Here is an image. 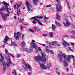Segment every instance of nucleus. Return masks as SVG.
<instances>
[{
    "mask_svg": "<svg viewBox=\"0 0 75 75\" xmlns=\"http://www.w3.org/2000/svg\"><path fill=\"white\" fill-rule=\"evenodd\" d=\"M42 57L40 56H37L35 57V59L38 63H40V61H41L42 62H43L44 64H45L46 61H47V58H45L46 57V55L45 54L42 53Z\"/></svg>",
    "mask_w": 75,
    "mask_h": 75,
    "instance_id": "obj_1",
    "label": "nucleus"
},
{
    "mask_svg": "<svg viewBox=\"0 0 75 75\" xmlns=\"http://www.w3.org/2000/svg\"><path fill=\"white\" fill-rule=\"evenodd\" d=\"M35 41L33 40L32 43H30V47L28 49H24L23 50V51H26L28 53H30L31 52L33 51V48H35V49H37L38 48V46L36 44V43H35Z\"/></svg>",
    "mask_w": 75,
    "mask_h": 75,
    "instance_id": "obj_2",
    "label": "nucleus"
},
{
    "mask_svg": "<svg viewBox=\"0 0 75 75\" xmlns=\"http://www.w3.org/2000/svg\"><path fill=\"white\" fill-rule=\"evenodd\" d=\"M0 55L2 59H0V64L1 65V64H3L4 67V65H6L7 67H9L10 66V64H11L13 66H15V64H14L11 63V64L9 62H8V61H7V62L6 63V62H3V60H4V58L2 56V55L1 53H0Z\"/></svg>",
    "mask_w": 75,
    "mask_h": 75,
    "instance_id": "obj_3",
    "label": "nucleus"
},
{
    "mask_svg": "<svg viewBox=\"0 0 75 75\" xmlns=\"http://www.w3.org/2000/svg\"><path fill=\"white\" fill-rule=\"evenodd\" d=\"M2 3H3V4H4V6L5 7V11L6 10V12L7 13H8V14H10V12H9V11H8L9 10H11V9L10 8H8V6H10V4H7V2H5L4 1L2 2Z\"/></svg>",
    "mask_w": 75,
    "mask_h": 75,
    "instance_id": "obj_4",
    "label": "nucleus"
},
{
    "mask_svg": "<svg viewBox=\"0 0 75 75\" xmlns=\"http://www.w3.org/2000/svg\"><path fill=\"white\" fill-rule=\"evenodd\" d=\"M25 4L27 5V8L28 10L29 11H33V9L31 8V5L30 3H29L28 1H26Z\"/></svg>",
    "mask_w": 75,
    "mask_h": 75,
    "instance_id": "obj_5",
    "label": "nucleus"
},
{
    "mask_svg": "<svg viewBox=\"0 0 75 75\" xmlns=\"http://www.w3.org/2000/svg\"><path fill=\"white\" fill-rule=\"evenodd\" d=\"M22 61L23 62V65H24L25 66V67L28 68V69H29V70L30 71H31V66L28 64H26V63L25 62V61H24V59H22Z\"/></svg>",
    "mask_w": 75,
    "mask_h": 75,
    "instance_id": "obj_6",
    "label": "nucleus"
},
{
    "mask_svg": "<svg viewBox=\"0 0 75 75\" xmlns=\"http://www.w3.org/2000/svg\"><path fill=\"white\" fill-rule=\"evenodd\" d=\"M6 54L8 56V58H6V60L8 62H9L10 64H11V60L10 59V55H9V54H8V50L7 49H5V50Z\"/></svg>",
    "mask_w": 75,
    "mask_h": 75,
    "instance_id": "obj_7",
    "label": "nucleus"
},
{
    "mask_svg": "<svg viewBox=\"0 0 75 75\" xmlns=\"http://www.w3.org/2000/svg\"><path fill=\"white\" fill-rule=\"evenodd\" d=\"M1 16L3 18V20L4 21H6V18H7V16H9V15L8 14H3L1 12Z\"/></svg>",
    "mask_w": 75,
    "mask_h": 75,
    "instance_id": "obj_8",
    "label": "nucleus"
},
{
    "mask_svg": "<svg viewBox=\"0 0 75 75\" xmlns=\"http://www.w3.org/2000/svg\"><path fill=\"white\" fill-rule=\"evenodd\" d=\"M66 23L63 22V23L65 27H69L70 25V22H69L68 20L66 19Z\"/></svg>",
    "mask_w": 75,
    "mask_h": 75,
    "instance_id": "obj_9",
    "label": "nucleus"
},
{
    "mask_svg": "<svg viewBox=\"0 0 75 75\" xmlns=\"http://www.w3.org/2000/svg\"><path fill=\"white\" fill-rule=\"evenodd\" d=\"M16 33H15L14 34V37H15L16 40H17L19 39V37H20V35L21 34V33H19L18 32H17V36H16Z\"/></svg>",
    "mask_w": 75,
    "mask_h": 75,
    "instance_id": "obj_10",
    "label": "nucleus"
},
{
    "mask_svg": "<svg viewBox=\"0 0 75 75\" xmlns=\"http://www.w3.org/2000/svg\"><path fill=\"white\" fill-rule=\"evenodd\" d=\"M56 10L57 11H61V9H62V7L61 5H59L58 4H56Z\"/></svg>",
    "mask_w": 75,
    "mask_h": 75,
    "instance_id": "obj_11",
    "label": "nucleus"
},
{
    "mask_svg": "<svg viewBox=\"0 0 75 75\" xmlns=\"http://www.w3.org/2000/svg\"><path fill=\"white\" fill-rule=\"evenodd\" d=\"M40 67L42 69H47V67L45 65L43 64H41L40 63Z\"/></svg>",
    "mask_w": 75,
    "mask_h": 75,
    "instance_id": "obj_12",
    "label": "nucleus"
},
{
    "mask_svg": "<svg viewBox=\"0 0 75 75\" xmlns=\"http://www.w3.org/2000/svg\"><path fill=\"white\" fill-rule=\"evenodd\" d=\"M62 40L63 41L62 44L64 45V47H66L67 45H69V44L67 42L65 41L64 39L62 38Z\"/></svg>",
    "mask_w": 75,
    "mask_h": 75,
    "instance_id": "obj_13",
    "label": "nucleus"
},
{
    "mask_svg": "<svg viewBox=\"0 0 75 75\" xmlns=\"http://www.w3.org/2000/svg\"><path fill=\"white\" fill-rule=\"evenodd\" d=\"M11 45H13L15 47H18V45L15 42H14L12 41V39H11Z\"/></svg>",
    "mask_w": 75,
    "mask_h": 75,
    "instance_id": "obj_14",
    "label": "nucleus"
},
{
    "mask_svg": "<svg viewBox=\"0 0 75 75\" xmlns=\"http://www.w3.org/2000/svg\"><path fill=\"white\" fill-rule=\"evenodd\" d=\"M58 58L59 61H62V56L61 54H58Z\"/></svg>",
    "mask_w": 75,
    "mask_h": 75,
    "instance_id": "obj_15",
    "label": "nucleus"
},
{
    "mask_svg": "<svg viewBox=\"0 0 75 75\" xmlns=\"http://www.w3.org/2000/svg\"><path fill=\"white\" fill-rule=\"evenodd\" d=\"M8 36H7V35L6 36L4 40V42L6 44V42L8 41Z\"/></svg>",
    "mask_w": 75,
    "mask_h": 75,
    "instance_id": "obj_16",
    "label": "nucleus"
},
{
    "mask_svg": "<svg viewBox=\"0 0 75 75\" xmlns=\"http://www.w3.org/2000/svg\"><path fill=\"white\" fill-rule=\"evenodd\" d=\"M64 67H67L68 66V63L66 61H64L63 63Z\"/></svg>",
    "mask_w": 75,
    "mask_h": 75,
    "instance_id": "obj_17",
    "label": "nucleus"
},
{
    "mask_svg": "<svg viewBox=\"0 0 75 75\" xmlns=\"http://www.w3.org/2000/svg\"><path fill=\"white\" fill-rule=\"evenodd\" d=\"M45 51L46 52H48L49 53V51H50V52L52 54H54V52L50 50H48L47 49H45Z\"/></svg>",
    "mask_w": 75,
    "mask_h": 75,
    "instance_id": "obj_18",
    "label": "nucleus"
},
{
    "mask_svg": "<svg viewBox=\"0 0 75 75\" xmlns=\"http://www.w3.org/2000/svg\"><path fill=\"white\" fill-rule=\"evenodd\" d=\"M25 45V43L24 41L23 40V42H21V45L22 46V47H24Z\"/></svg>",
    "mask_w": 75,
    "mask_h": 75,
    "instance_id": "obj_19",
    "label": "nucleus"
},
{
    "mask_svg": "<svg viewBox=\"0 0 75 75\" xmlns=\"http://www.w3.org/2000/svg\"><path fill=\"white\" fill-rule=\"evenodd\" d=\"M52 29L53 31H54L55 30V29L56 28V26H55V25L52 24Z\"/></svg>",
    "mask_w": 75,
    "mask_h": 75,
    "instance_id": "obj_20",
    "label": "nucleus"
},
{
    "mask_svg": "<svg viewBox=\"0 0 75 75\" xmlns=\"http://www.w3.org/2000/svg\"><path fill=\"white\" fill-rule=\"evenodd\" d=\"M71 56L70 55H69L67 57V61L69 62H71Z\"/></svg>",
    "mask_w": 75,
    "mask_h": 75,
    "instance_id": "obj_21",
    "label": "nucleus"
},
{
    "mask_svg": "<svg viewBox=\"0 0 75 75\" xmlns=\"http://www.w3.org/2000/svg\"><path fill=\"white\" fill-rule=\"evenodd\" d=\"M35 20H36V21H38V24H39V25H43V24H42V23L41 22H40V21L38 20V19H35Z\"/></svg>",
    "mask_w": 75,
    "mask_h": 75,
    "instance_id": "obj_22",
    "label": "nucleus"
},
{
    "mask_svg": "<svg viewBox=\"0 0 75 75\" xmlns=\"http://www.w3.org/2000/svg\"><path fill=\"white\" fill-rule=\"evenodd\" d=\"M33 30H36V31L37 32H39V31H40V29L37 27H34L33 28Z\"/></svg>",
    "mask_w": 75,
    "mask_h": 75,
    "instance_id": "obj_23",
    "label": "nucleus"
},
{
    "mask_svg": "<svg viewBox=\"0 0 75 75\" xmlns=\"http://www.w3.org/2000/svg\"><path fill=\"white\" fill-rule=\"evenodd\" d=\"M33 1V3L34 5H37L38 4V3L37 2H38V0H32Z\"/></svg>",
    "mask_w": 75,
    "mask_h": 75,
    "instance_id": "obj_24",
    "label": "nucleus"
},
{
    "mask_svg": "<svg viewBox=\"0 0 75 75\" xmlns=\"http://www.w3.org/2000/svg\"><path fill=\"white\" fill-rule=\"evenodd\" d=\"M55 24L56 25H57L58 26H61L62 25L61 24L59 23L58 21H55Z\"/></svg>",
    "mask_w": 75,
    "mask_h": 75,
    "instance_id": "obj_25",
    "label": "nucleus"
},
{
    "mask_svg": "<svg viewBox=\"0 0 75 75\" xmlns=\"http://www.w3.org/2000/svg\"><path fill=\"white\" fill-rule=\"evenodd\" d=\"M66 2L67 3V4L68 6V7L69 9V10H71V8L70 7V6L69 5V4L68 3V1L67 0H66Z\"/></svg>",
    "mask_w": 75,
    "mask_h": 75,
    "instance_id": "obj_26",
    "label": "nucleus"
},
{
    "mask_svg": "<svg viewBox=\"0 0 75 75\" xmlns=\"http://www.w3.org/2000/svg\"><path fill=\"white\" fill-rule=\"evenodd\" d=\"M47 68L49 69H50V67H51V64L50 63H48L47 64Z\"/></svg>",
    "mask_w": 75,
    "mask_h": 75,
    "instance_id": "obj_27",
    "label": "nucleus"
},
{
    "mask_svg": "<svg viewBox=\"0 0 75 75\" xmlns=\"http://www.w3.org/2000/svg\"><path fill=\"white\" fill-rule=\"evenodd\" d=\"M56 18L57 20H60V17L59 15L58 14H56Z\"/></svg>",
    "mask_w": 75,
    "mask_h": 75,
    "instance_id": "obj_28",
    "label": "nucleus"
},
{
    "mask_svg": "<svg viewBox=\"0 0 75 75\" xmlns=\"http://www.w3.org/2000/svg\"><path fill=\"white\" fill-rule=\"evenodd\" d=\"M57 43V41H54L52 43V45H53V46H56Z\"/></svg>",
    "mask_w": 75,
    "mask_h": 75,
    "instance_id": "obj_29",
    "label": "nucleus"
},
{
    "mask_svg": "<svg viewBox=\"0 0 75 75\" xmlns=\"http://www.w3.org/2000/svg\"><path fill=\"white\" fill-rule=\"evenodd\" d=\"M0 11H6V9H5V8L4 7V6H2L1 7V9H0Z\"/></svg>",
    "mask_w": 75,
    "mask_h": 75,
    "instance_id": "obj_30",
    "label": "nucleus"
},
{
    "mask_svg": "<svg viewBox=\"0 0 75 75\" xmlns=\"http://www.w3.org/2000/svg\"><path fill=\"white\" fill-rule=\"evenodd\" d=\"M36 17L37 18H38L39 19H42V18H43V17L42 16H36Z\"/></svg>",
    "mask_w": 75,
    "mask_h": 75,
    "instance_id": "obj_31",
    "label": "nucleus"
},
{
    "mask_svg": "<svg viewBox=\"0 0 75 75\" xmlns=\"http://www.w3.org/2000/svg\"><path fill=\"white\" fill-rule=\"evenodd\" d=\"M49 35L50 37V38H52V37H53V32H50L49 34Z\"/></svg>",
    "mask_w": 75,
    "mask_h": 75,
    "instance_id": "obj_32",
    "label": "nucleus"
},
{
    "mask_svg": "<svg viewBox=\"0 0 75 75\" xmlns=\"http://www.w3.org/2000/svg\"><path fill=\"white\" fill-rule=\"evenodd\" d=\"M21 69L23 71H27V69L24 66H22Z\"/></svg>",
    "mask_w": 75,
    "mask_h": 75,
    "instance_id": "obj_33",
    "label": "nucleus"
},
{
    "mask_svg": "<svg viewBox=\"0 0 75 75\" xmlns=\"http://www.w3.org/2000/svg\"><path fill=\"white\" fill-rule=\"evenodd\" d=\"M64 59H67V57H68V56L67 55H66L65 54H64L62 55Z\"/></svg>",
    "mask_w": 75,
    "mask_h": 75,
    "instance_id": "obj_34",
    "label": "nucleus"
},
{
    "mask_svg": "<svg viewBox=\"0 0 75 75\" xmlns=\"http://www.w3.org/2000/svg\"><path fill=\"white\" fill-rule=\"evenodd\" d=\"M9 55H10V56H11V57H12L13 58H15L14 56L11 53H10L9 54Z\"/></svg>",
    "mask_w": 75,
    "mask_h": 75,
    "instance_id": "obj_35",
    "label": "nucleus"
},
{
    "mask_svg": "<svg viewBox=\"0 0 75 75\" xmlns=\"http://www.w3.org/2000/svg\"><path fill=\"white\" fill-rule=\"evenodd\" d=\"M35 17H36V16L32 17V18H31V20H33V19H34V20H35V19H37V18H35Z\"/></svg>",
    "mask_w": 75,
    "mask_h": 75,
    "instance_id": "obj_36",
    "label": "nucleus"
},
{
    "mask_svg": "<svg viewBox=\"0 0 75 75\" xmlns=\"http://www.w3.org/2000/svg\"><path fill=\"white\" fill-rule=\"evenodd\" d=\"M28 30L30 32H32V33H34V31L31 29H29Z\"/></svg>",
    "mask_w": 75,
    "mask_h": 75,
    "instance_id": "obj_37",
    "label": "nucleus"
},
{
    "mask_svg": "<svg viewBox=\"0 0 75 75\" xmlns=\"http://www.w3.org/2000/svg\"><path fill=\"white\" fill-rule=\"evenodd\" d=\"M21 6V4H18L17 5V10H18V8L20 7V6Z\"/></svg>",
    "mask_w": 75,
    "mask_h": 75,
    "instance_id": "obj_38",
    "label": "nucleus"
},
{
    "mask_svg": "<svg viewBox=\"0 0 75 75\" xmlns=\"http://www.w3.org/2000/svg\"><path fill=\"white\" fill-rule=\"evenodd\" d=\"M32 23L33 24H37V22L35 20L33 21Z\"/></svg>",
    "mask_w": 75,
    "mask_h": 75,
    "instance_id": "obj_39",
    "label": "nucleus"
},
{
    "mask_svg": "<svg viewBox=\"0 0 75 75\" xmlns=\"http://www.w3.org/2000/svg\"><path fill=\"white\" fill-rule=\"evenodd\" d=\"M12 73L15 75H16V70H13L12 72Z\"/></svg>",
    "mask_w": 75,
    "mask_h": 75,
    "instance_id": "obj_40",
    "label": "nucleus"
},
{
    "mask_svg": "<svg viewBox=\"0 0 75 75\" xmlns=\"http://www.w3.org/2000/svg\"><path fill=\"white\" fill-rule=\"evenodd\" d=\"M38 50L40 51H42V50L41 49V47H39L38 48Z\"/></svg>",
    "mask_w": 75,
    "mask_h": 75,
    "instance_id": "obj_41",
    "label": "nucleus"
},
{
    "mask_svg": "<svg viewBox=\"0 0 75 75\" xmlns=\"http://www.w3.org/2000/svg\"><path fill=\"white\" fill-rule=\"evenodd\" d=\"M46 7H51V4H49V5H46Z\"/></svg>",
    "mask_w": 75,
    "mask_h": 75,
    "instance_id": "obj_42",
    "label": "nucleus"
},
{
    "mask_svg": "<svg viewBox=\"0 0 75 75\" xmlns=\"http://www.w3.org/2000/svg\"><path fill=\"white\" fill-rule=\"evenodd\" d=\"M44 18L45 19H47V20H48V18H48L46 16H44Z\"/></svg>",
    "mask_w": 75,
    "mask_h": 75,
    "instance_id": "obj_43",
    "label": "nucleus"
},
{
    "mask_svg": "<svg viewBox=\"0 0 75 75\" xmlns=\"http://www.w3.org/2000/svg\"><path fill=\"white\" fill-rule=\"evenodd\" d=\"M42 35H43L44 37H47V35L46 34H43Z\"/></svg>",
    "mask_w": 75,
    "mask_h": 75,
    "instance_id": "obj_44",
    "label": "nucleus"
},
{
    "mask_svg": "<svg viewBox=\"0 0 75 75\" xmlns=\"http://www.w3.org/2000/svg\"><path fill=\"white\" fill-rule=\"evenodd\" d=\"M21 55L20 54H18L17 55V58H19V57H20Z\"/></svg>",
    "mask_w": 75,
    "mask_h": 75,
    "instance_id": "obj_45",
    "label": "nucleus"
},
{
    "mask_svg": "<svg viewBox=\"0 0 75 75\" xmlns=\"http://www.w3.org/2000/svg\"><path fill=\"white\" fill-rule=\"evenodd\" d=\"M56 46H57V47H59L60 46V45L57 43L56 45Z\"/></svg>",
    "mask_w": 75,
    "mask_h": 75,
    "instance_id": "obj_46",
    "label": "nucleus"
},
{
    "mask_svg": "<svg viewBox=\"0 0 75 75\" xmlns=\"http://www.w3.org/2000/svg\"><path fill=\"white\" fill-rule=\"evenodd\" d=\"M69 50H70V51H72V52H73V50H72L71 49V47H69Z\"/></svg>",
    "mask_w": 75,
    "mask_h": 75,
    "instance_id": "obj_47",
    "label": "nucleus"
},
{
    "mask_svg": "<svg viewBox=\"0 0 75 75\" xmlns=\"http://www.w3.org/2000/svg\"><path fill=\"white\" fill-rule=\"evenodd\" d=\"M72 24V27H73L74 29H75V26L74 25V24Z\"/></svg>",
    "mask_w": 75,
    "mask_h": 75,
    "instance_id": "obj_48",
    "label": "nucleus"
},
{
    "mask_svg": "<svg viewBox=\"0 0 75 75\" xmlns=\"http://www.w3.org/2000/svg\"><path fill=\"white\" fill-rule=\"evenodd\" d=\"M71 33L73 34V33H75V31L72 30L71 31Z\"/></svg>",
    "mask_w": 75,
    "mask_h": 75,
    "instance_id": "obj_49",
    "label": "nucleus"
},
{
    "mask_svg": "<svg viewBox=\"0 0 75 75\" xmlns=\"http://www.w3.org/2000/svg\"><path fill=\"white\" fill-rule=\"evenodd\" d=\"M56 73L58 74V75H60V72L59 71H56Z\"/></svg>",
    "mask_w": 75,
    "mask_h": 75,
    "instance_id": "obj_50",
    "label": "nucleus"
},
{
    "mask_svg": "<svg viewBox=\"0 0 75 75\" xmlns=\"http://www.w3.org/2000/svg\"><path fill=\"white\" fill-rule=\"evenodd\" d=\"M24 28V26H21L20 28L21 29V30H23V28Z\"/></svg>",
    "mask_w": 75,
    "mask_h": 75,
    "instance_id": "obj_51",
    "label": "nucleus"
},
{
    "mask_svg": "<svg viewBox=\"0 0 75 75\" xmlns=\"http://www.w3.org/2000/svg\"><path fill=\"white\" fill-rule=\"evenodd\" d=\"M60 53L62 54V55H64V54H63V53H62V51H60Z\"/></svg>",
    "mask_w": 75,
    "mask_h": 75,
    "instance_id": "obj_52",
    "label": "nucleus"
},
{
    "mask_svg": "<svg viewBox=\"0 0 75 75\" xmlns=\"http://www.w3.org/2000/svg\"><path fill=\"white\" fill-rule=\"evenodd\" d=\"M71 45H75V44H74V43L71 42Z\"/></svg>",
    "mask_w": 75,
    "mask_h": 75,
    "instance_id": "obj_53",
    "label": "nucleus"
},
{
    "mask_svg": "<svg viewBox=\"0 0 75 75\" xmlns=\"http://www.w3.org/2000/svg\"><path fill=\"white\" fill-rule=\"evenodd\" d=\"M63 37H68V36L67 35H64Z\"/></svg>",
    "mask_w": 75,
    "mask_h": 75,
    "instance_id": "obj_54",
    "label": "nucleus"
},
{
    "mask_svg": "<svg viewBox=\"0 0 75 75\" xmlns=\"http://www.w3.org/2000/svg\"><path fill=\"white\" fill-rule=\"evenodd\" d=\"M5 69H6V67H4L3 68V70L4 71Z\"/></svg>",
    "mask_w": 75,
    "mask_h": 75,
    "instance_id": "obj_55",
    "label": "nucleus"
},
{
    "mask_svg": "<svg viewBox=\"0 0 75 75\" xmlns=\"http://www.w3.org/2000/svg\"><path fill=\"white\" fill-rule=\"evenodd\" d=\"M41 45L44 47H45V44H41Z\"/></svg>",
    "mask_w": 75,
    "mask_h": 75,
    "instance_id": "obj_56",
    "label": "nucleus"
},
{
    "mask_svg": "<svg viewBox=\"0 0 75 75\" xmlns=\"http://www.w3.org/2000/svg\"><path fill=\"white\" fill-rule=\"evenodd\" d=\"M57 1V2L58 3H59L60 1H59V0H56Z\"/></svg>",
    "mask_w": 75,
    "mask_h": 75,
    "instance_id": "obj_57",
    "label": "nucleus"
},
{
    "mask_svg": "<svg viewBox=\"0 0 75 75\" xmlns=\"http://www.w3.org/2000/svg\"><path fill=\"white\" fill-rule=\"evenodd\" d=\"M28 75H31V72H28Z\"/></svg>",
    "mask_w": 75,
    "mask_h": 75,
    "instance_id": "obj_58",
    "label": "nucleus"
},
{
    "mask_svg": "<svg viewBox=\"0 0 75 75\" xmlns=\"http://www.w3.org/2000/svg\"><path fill=\"white\" fill-rule=\"evenodd\" d=\"M66 70L67 72H69V69L68 68H67Z\"/></svg>",
    "mask_w": 75,
    "mask_h": 75,
    "instance_id": "obj_59",
    "label": "nucleus"
},
{
    "mask_svg": "<svg viewBox=\"0 0 75 75\" xmlns=\"http://www.w3.org/2000/svg\"><path fill=\"white\" fill-rule=\"evenodd\" d=\"M71 38H75V37H74V36H71Z\"/></svg>",
    "mask_w": 75,
    "mask_h": 75,
    "instance_id": "obj_60",
    "label": "nucleus"
},
{
    "mask_svg": "<svg viewBox=\"0 0 75 75\" xmlns=\"http://www.w3.org/2000/svg\"><path fill=\"white\" fill-rule=\"evenodd\" d=\"M14 8H15V9H16V5H14Z\"/></svg>",
    "mask_w": 75,
    "mask_h": 75,
    "instance_id": "obj_61",
    "label": "nucleus"
},
{
    "mask_svg": "<svg viewBox=\"0 0 75 75\" xmlns=\"http://www.w3.org/2000/svg\"><path fill=\"white\" fill-rule=\"evenodd\" d=\"M71 56L73 58H74V55H71Z\"/></svg>",
    "mask_w": 75,
    "mask_h": 75,
    "instance_id": "obj_62",
    "label": "nucleus"
},
{
    "mask_svg": "<svg viewBox=\"0 0 75 75\" xmlns=\"http://www.w3.org/2000/svg\"><path fill=\"white\" fill-rule=\"evenodd\" d=\"M24 35H22V39L23 40V38H24Z\"/></svg>",
    "mask_w": 75,
    "mask_h": 75,
    "instance_id": "obj_63",
    "label": "nucleus"
},
{
    "mask_svg": "<svg viewBox=\"0 0 75 75\" xmlns=\"http://www.w3.org/2000/svg\"><path fill=\"white\" fill-rule=\"evenodd\" d=\"M69 75H73L72 73L69 74Z\"/></svg>",
    "mask_w": 75,
    "mask_h": 75,
    "instance_id": "obj_64",
    "label": "nucleus"
}]
</instances>
